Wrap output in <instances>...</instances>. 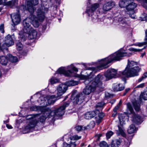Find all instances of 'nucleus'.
<instances>
[{
	"label": "nucleus",
	"instance_id": "f257e3e1",
	"mask_svg": "<svg viewBox=\"0 0 147 147\" xmlns=\"http://www.w3.org/2000/svg\"><path fill=\"white\" fill-rule=\"evenodd\" d=\"M132 54L131 53L125 52L122 49H120L107 57L101 60L98 66V68H107L108 67V65L109 63L113 61H119L123 57H130Z\"/></svg>",
	"mask_w": 147,
	"mask_h": 147
},
{
	"label": "nucleus",
	"instance_id": "f03ea898",
	"mask_svg": "<svg viewBox=\"0 0 147 147\" xmlns=\"http://www.w3.org/2000/svg\"><path fill=\"white\" fill-rule=\"evenodd\" d=\"M48 9L41 5L38 8L36 11V16L31 14L30 18L32 20V23L34 27H38L40 25V22H42L44 20L46 13L48 11Z\"/></svg>",
	"mask_w": 147,
	"mask_h": 147
},
{
	"label": "nucleus",
	"instance_id": "7ed1b4c3",
	"mask_svg": "<svg viewBox=\"0 0 147 147\" xmlns=\"http://www.w3.org/2000/svg\"><path fill=\"white\" fill-rule=\"evenodd\" d=\"M94 68H92V69H88L86 70L87 75H83L82 76V79L85 80L84 82L85 84H87L88 82L90 81L91 82H94L97 84L100 83L101 84L98 85V87H100L102 85L101 81L103 80V77L101 74H99L95 77L94 74L95 71L94 70Z\"/></svg>",
	"mask_w": 147,
	"mask_h": 147
},
{
	"label": "nucleus",
	"instance_id": "20e7f679",
	"mask_svg": "<svg viewBox=\"0 0 147 147\" xmlns=\"http://www.w3.org/2000/svg\"><path fill=\"white\" fill-rule=\"evenodd\" d=\"M137 65L136 62L133 61H130L128 60L127 65L125 70L123 71L120 72V74L127 77H132L138 76L140 68Z\"/></svg>",
	"mask_w": 147,
	"mask_h": 147
},
{
	"label": "nucleus",
	"instance_id": "39448f33",
	"mask_svg": "<svg viewBox=\"0 0 147 147\" xmlns=\"http://www.w3.org/2000/svg\"><path fill=\"white\" fill-rule=\"evenodd\" d=\"M23 24L24 28L23 31L20 32V34L22 37H27L26 34H28V36H32V37H36L37 32L36 31L34 30L30 26V23L25 19L23 22Z\"/></svg>",
	"mask_w": 147,
	"mask_h": 147
},
{
	"label": "nucleus",
	"instance_id": "423d86ee",
	"mask_svg": "<svg viewBox=\"0 0 147 147\" xmlns=\"http://www.w3.org/2000/svg\"><path fill=\"white\" fill-rule=\"evenodd\" d=\"M69 104V102L64 103L62 106H61L58 108L52 111L50 110V115L49 116L53 117H55L62 115L64 113V110L66 107H68Z\"/></svg>",
	"mask_w": 147,
	"mask_h": 147
},
{
	"label": "nucleus",
	"instance_id": "0eeeda50",
	"mask_svg": "<svg viewBox=\"0 0 147 147\" xmlns=\"http://www.w3.org/2000/svg\"><path fill=\"white\" fill-rule=\"evenodd\" d=\"M71 70L77 71L78 69L75 67L73 66L72 64L68 66L67 67H61L59 68L57 71V73L60 74H64L65 76L67 77H71L72 72Z\"/></svg>",
	"mask_w": 147,
	"mask_h": 147
},
{
	"label": "nucleus",
	"instance_id": "6e6552de",
	"mask_svg": "<svg viewBox=\"0 0 147 147\" xmlns=\"http://www.w3.org/2000/svg\"><path fill=\"white\" fill-rule=\"evenodd\" d=\"M99 7V4L96 3L92 5L91 7L89 9H87L86 12L89 16L90 15L92 17V21L96 22L99 21V19L98 18V16L96 13L95 12L96 9Z\"/></svg>",
	"mask_w": 147,
	"mask_h": 147
},
{
	"label": "nucleus",
	"instance_id": "1a4fd4ad",
	"mask_svg": "<svg viewBox=\"0 0 147 147\" xmlns=\"http://www.w3.org/2000/svg\"><path fill=\"white\" fill-rule=\"evenodd\" d=\"M127 109L131 113L132 120L135 123H141L142 122L141 117L139 115L136 114L134 113L131 104L130 103H128L127 104Z\"/></svg>",
	"mask_w": 147,
	"mask_h": 147
},
{
	"label": "nucleus",
	"instance_id": "9d476101",
	"mask_svg": "<svg viewBox=\"0 0 147 147\" xmlns=\"http://www.w3.org/2000/svg\"><path fill=\"white\" fill-rule=\"evenodd\" d=\"M88 84H89V85L86 86L83 90V93L86 95H88L91 92H94L97 87L98 85L101 84L100 83L97 84L95 82H91L90 81L88 82Z\"/></svg>",
	"mask_w": 147,
	"mask_h": 147
},
{
	"label": "nucleus",
	"instance_id": "9b49d317",
	"mask_svg": "<svg viewBox=\"0 0 147 147\" xmlns=\"http://www.w3.org/2000/svg\"><path fill=\"white\" fill-rule=\"evenodd\" d=\"M39 99L41 101H45L47 105L53 104L57 100V97L55 95L49 96L47 98L44 97H40Z\"/></svg>",
	"mask_w": 147,
	"mask_h": 147
},
{
	"label": "nucleus",
	"instance_id": "f8f14e48",
	"mask_svg": "<svg viewBox=\"0 0 147 147\" xmlns=\"http://www.w3.org/2000/svg\"><path fill=\"white\" fill-rule=\"evenodd\" d=\"M38 3V0H30L27 2V9L30 14L33 13L36 10L33 5H36Z\"/></svg>",
	"mask_w": 147,
	"mask_h": 147
},
{
	"label": "nucleus",
	"instance_id": "ddd939ff",
	"mask_svg": "<svg viewBox=\"0 0 147 147\" xmlns=\"http://www.w3.org/2000/svg\"><path fill=\"white\" fill-rule=\"evenodd\" d=\"M117 73V71L114 69H109L105 74L107 80L115 77Z\"/></svg>",
	"mask_w": 147,
	"mask_h": 147
},
{
	"label": "nucleus",
	"instance_id": "4468645a",
	"mask_svg": "<svg viewBox=\"0 0 147 147\" xmlns=\"http://www.w3.org/2000/svg\"><path fill=\"white\" fill-rule=\"evenodd\" d=\"M11 16L14 25H17L20 23L21 19L19 11L16 13H14L11 14Z\"/></svg>",
	"mask_w": 147,
	"mask_h": 147
},
{
	"label": "nucleus",
	"instance_id": "2eb2a0df",
	"mask_svg": "<svg viewBox=\"0 0 147 147\" xmlns=\"http://www.w3.org/2000/svg\"><path fill=\"white\" fill-rule=\"evenodd\" d=\"M68 87L66 84H61L57 87V90L58 96H60L64 94L67 89Z\"/></svg>",
	"mask_w": 147,
	"mask_h": 147
},
{
	"label": "nucleus",
	"instance_id": "dca6fc26",
	"mask_svg": "<svg viewBox=\"0 0 147 147\" xmlns=\"http://www.w3.org/2000/svg\"><path fill=\"white\" fill-rule=\"evenodd\" d=\"M85 95L82 93L76 95L74 99L73 102L75 104H81L84 101Z\"/></svg>",
	"mask_w": 147,
	"mask_h": 147
},
{
	"label": "nucleus",
	"instance_id": "f3484780",
	"mask_svg": "<svg viewBox=\"0 0 147 147\" xmlns=\"http://www.w3.org/2000/svg\"><path fill=\"white\" fill-rule=\"evenodd\" d=\"M115 5V3L113 2H108L103 5L102 9L104 11H108L110 10Z\"/></svg>",
	"mask_w": 147,
	"mask_h": 147
},
{
	"label": "nucleus",
	"instance_id": "a211bd4d",
	"mask_svg": "<svg viewBox=\"0 0 147 147\" xmlns=\"http://www.w3.org/2000/svg\"><path fill=\"white\" fill-rule=\"evenodd\" d=\"M98 112V111L97 109L95 111L88 112L85 114L84 117L88 119H91L95 116Z\"/></svg>",
	"mask_w": 147,
	"mask_h": 147
},
{
	"label": "nucleus",
	"instance_id": "6ab92c4d",
	"mask_svg": "<svg viewBox=\"0 0 147 147\" xmlns=\"http://www.w3.org/2000/svg\"><path fill=\"white\" fill-rule=\"evenodd\" d=\"M137 4L133 2H129L124 7H126V10L129 11H133L134 12V9L136 7ZM124 8V7H123Z\"/></svg>",
	"mask_w": 147,
	"mask_h": 147
},
{
	"label": "nucleus",
	"instance_id": "aec40b11",
	"mask_svg": "<svg viewBox=\"0 0 147 147\" xmlns=\"http://www.w3.org/2000/svg\"><path fill=\"white\" fill-rule=\"evenodd\" d=\"M36 122H30V123L27 125L24 130V133H27L30 131V129L34 128L36 125Z\"/></svg>",
	"mask_w": 147,
	"mask_h": 147
},
{
	"label": "nucleus",
	"instance_id": "412c9836",
	"mask_svg": "<svg viewBox=\"0 0 147 147\" xmlns=\"http://www.w3.org/2000/svg\"><path fill=\"white\" fill-rule=\"evenodd\" d=\"M46 111H45L44 115L40 117L39 118V121L41 122H44L47 117H49V115H50L49 112H50V110L49 109H46Z\"/></svg>",
	"mask_w": 147,
	"mask_h": 147
},
{
	"label": "nucleus",
	"instance_id": "4be33fe9",
	"mask_svg": "<svg viewBox=\"0 0 147 147\" xmlns=\"http://www.w3.org/2000/svg\"><path fill=\"white\" fill-rule=\"evenodd\" d=\"M70 139L68 138L67 140V142H65L63 143V147H76V144L73 142Z\"/></svg>",
	"mask_w": 147,
	"mask_h": 147
},
{
	"label": "nucleus",
	"instance_id": "5701e85b",
	"mask_svg": "<svg viewBox=\"0 0 147 147\" xmlns=\"http://www.w3.org/2000/svg\"><path fill=\"white\" fill-rule=\"evenodd\" d=\"M19 38L18 40H16V46L17 49L19 51H20L22 49L23 45L20 40H21V41H25V37H19Z\"/></svg>",
	"mask_w": 147,
	"mask_h": 147
},
{
	"label": "nucleus",
	"instance_id": "b1692460",
	"mask_svg": "<svg viewBox=\"0 0 147 147\" xmlns=\"http://www.w3.org/2000/svg\"><path fill=\"white\" fill-rule=\"evenodd\" d=\"M124 88L123 85L120 84H113V90L116 91H121L124 89Z\"/></svg>",
	"mask_w": 147,
	"mask_h": 147
},
{
	"label": "nucleus",
	"instance_id": "393cba45",
	"mask_svg": "<svg viewBox=\"0 0 147 147\" xmlns=\"http://www.w3.org/2000/svg\"><path fill=\"white\" fill-rule=\"evenodd\" d=\"M121 142V140L120 139L113 140L111 143V147H119Z\"/></svg>",
	"mask_w": 147,
	"mask_h": 147
},
{
	"label": "nucleus",
	"instance_id": "a878e982",
	"mask_svg": "<svg viewBox=\"0 0 147 147\" xmlns=\"http://www.w3.org/2000/svg\"><path fill=\"white\" fill-rule=\"evenodd\" d=\"M137 129L134 125L133 124L130 125L129 127L127 132L129 134H131L136 132Z\"/></svg>",
	"mask_w": 147,
	"mask_h": 147
},
{
	"label": "nucleus",
	"instance_id": "bb28decb",
	"mask_svg": "<svg viewBox=\"0 0 147 147\" xmlns=\"http://www.w3.org/2000/svg\"><path fill=\"white\" fill-rule=\"evenodd\" d=\"M128 20V18L125 17H120L118 20V21L119 24L123 25L127 24Z\"/></svg>",
	"mask_w": 147,
	"mask_h": 147
},
{
	"label": "nucleus",
	"instance_id": "cd10ccee",
	"mask_svg": "<svg viewBox=\"0 0 147 147\" xmlns=\"http://www.w3.org/2000/svg\"><path fill=\"white\" fill-rule=\"evenodd\" d=\"M7 61L8 59L5 57L3 56L0 57V63L2 65H6Z\"/></svg>",
	"mask_w": 147,
	"mask_h": 147
},
{
	"label": "nucleus",
	"instance_id": "c85d7f7f",
	"mask_svg": "<svg viewBox=\"0 0 147 147\" xmlns=\"http://www.w3.org/2000/svg\"><path fill=\"white\" fill-rule=\"evenodd\" d=\"M7 57L8 58L9 60L12 62H16L17 61V58L16 57L13 56L10 54H8Z\"/></svg>",
	"mask_w": 147,
	"mask_h": 147
},
{
	"label": "nucleus",
	"instance_id": "c756f323",
	"mask_svg": "<svg viewBox=\"0 0 147 147\" xmlns=\"http://www.w3.org/2000/svg\"><path fill=\"white\" fill-rule=\"evenodd\" d=\"M66 84L68 86H72L76 85L78 84V82L76 81L71 80L65 82Z\"/></svg>",
	"mask_w": 147,
	"mask_h": 147
},
{
	"label": "nucleus",
	"instance_id": "7c9ffc66",
	"mask_svg": "<svg viewBox=\"0 0 147 147\" xmlns=\"http://www.w3.org/2000/svg\"><path fill=\"white\" fill-rule=\"evenodd\" d=\"M98 113H96L97 114H98V117L99 118V119H96V122L98 123H99L101 121V119L104 116V114L102 112L99 113V111H98Z\"/></svg>",
	"mask_w": 147,
	"mask_h": 147
},
{
	"label": "nucleus",
	"instance_id": "2f4dec72",
	"mask_svg": "<svg viewBox=\"0 0 147 147\" xmlns=\"http://www.w3.org/2000/svg\"><path fill=\"white\" fill-rule=\"evenodd\" d=\"M118 127L119 128L118 132L119 134L121 135L123 137H126V135L123 129L121 127L119 126H118Z\"/></svg>",
	"mask_w": 147,
	"mask_h": 147
},
{
	"label": "nucleus",
	"instance_id": "473e14b6",
	"mask_svg": "<svg viewBox=\"0 0 147 147\" xmlns=\"http://www.w3.org/2000/svg\"><path fill=\"white\" fill-rule=\"evenodd\" d=\"M81 136H78V135H76L73 136L71 137L68 138L69 139H71V140H72L71 141H73V142H74V143H75V140H78L80 139H81Z\"/></svg>",
	"mask_w": 147,
	"mask_h": 147
},
{
	"label": "nucleus",
	"instance_id": "72a5a7b5",
	"mask_svg": "<svg viewBox=\"0 0 147 147\" xmlns=\"http://www.w3.org/2000/svg\"><path fill=\"white\" fill-rule=\"evenodd\" d=\"M76 130L78 131H80L82 130H84L86 129L85 127L82 126L78 125L75 127Z\"/></svg>",
	"mask_w": 147,
	"mask_h": 147
},
{
	"label": "nucleus",
	"instance_id": "f704fd0d",
	"mask_svg": "<svg viewBox=\"0 0 147 147\" xmlns=\"http://www.w3.org/2000/svg\"><path fill=\"white\" fill-rule=\"evenodd\" d=\"M133 104L135 110L136 111H139L140 109V104L136 102H134Z\"/></svg>",
	"mask_w": 147,
	"mask_h": 147
},
{
	"label": "nucleus",
	"instance_id": "c9c22d12",
	"mask_svg": "<svg viewBox=\"0 0 147 147\" xmlns=\"http://www.w3.org/2000/svg\"><path fill=\"white\" fill-rule=\"evenodd\" d=\"M140 98L141 99L143 98L144 100H147V92L142 93L140 94Z\"/></svg>",
	"mask_w": 147,
	"mask_h": 147
},
{
	"label": "nucleus",
	"instance_id": "e433bc0d",
	"mask_svg": "<svg viewBox=\"0 0 147 147\" xmlns=\"http://www.w3.org/2000/svg\"><path fill=\"white\" fill-rule=\"evenodd\" d=\"M99 146L100 147H109L108 144L105 141H102L100 142Z\"/></svg>",
	"mask_w": 147,
	"mask_h": 147
},
{
	"label": "nucleus",
	"instance_id": "4c0bfd02",
	"mask_svg": "<svg viewBox=\"0 0 147 147\" xmlns=\"http://www.w3.org/2000/svg\"><path fill=\"white\" fill-rule=\"evenodd\" d=\"M59 81V80L57 79L54 78H52L50 79V81L51 83L53 84L58 82Z\"/></svg>",
	"mask_w": 147,
	"mask_h": 147
},
{
	"label": "nucleus",
	"instance_id": "58836bf2",
	"mask_svg": "<svg viewBox=\"0 0 147 147\" xmlns=\"http://www.w3.org/2000/svg\"><path fill=\"white\" fill-rule=\"evenodd\" d=\"M16 4V2L15 0H12L7 2V4L10 6H13L15 5Z\"/></svg>",
	"mask_w": 147,
	"mask_h": 147
},
{
	"label": "nucleus",
	"instance_id": "ea45409f",
	"mask_svg": "<svg viewBox=\"0 0 147 147\" xmlns=\"http://www.w3.org/2000/svg\"><path fill=\"white\" fill-rule=\"evenodd\" d=\"M142 49H137L134 48H130L129 50L130 51H133L134 52H140L141 51Z\"/></svg>",
	"mask_w": 147,
	"mask_h": 147
},
{
	"label": "nucleus",
	"instance_id": "a19ab883",
	"mask_svg": "<svg viewBox=\"0 0 147 147\" xmlns=\"http://www.w3.org/2000/svg\"><path fill=\"white\" fill-rule=\"evenodd\" d=\"M113 132L111 131L108 132L106 133V136L107 138V139L109 138L110 137L113 135Z\"/></svg>",
	"mask_w": 147,
	"mask_h": 147
},
{
	"label": "nucleus",
	"instance_id": "79ce46f5",
	"mask_svg": "<svg viewBox=\"0 0 147 147\" xmlns=\"http://www.w3.org/2000/svg\"><path fill=\"white\" fill-rule=\"evenodd\" d=\"M105 104L103 102L98 103L96 105V108L98 107L102 108L104 105Z\"/></svg>",
	"mask_w": 147,
	"mask_h": 147
},
{
	"label": "nucleus",
	"instance_id": "37998d69",
	"mask_svg": "<svg viewBox=\"0 0 147 147\" xmlns=\"http://www.w3.org/2000/svg\"><path fill=\"white\" fill-rule=\"evenodd\" d=\"M39 108V107L38 106H34L31 107L30 108V109L32 111H36L38 110Z\"/></svg>",
	"mask_w": 147,
	"mask_h": 147
},
{
	"label": "nucleus",
	"instance_id": "c03bdc74",
	"mask_svg": "<svg viewBox=\"0 0 147 147\" xmlns=\"http://www.w3.org/2000/svg\"><path fill=\"white\" fill-rule=\"evenodd\" d=\"M122 117L121 116V115H119V118L120 121V124L121 125H123L124 121L123 120V118H122Z\"/></svg>",
	"mask_w": 147,
	"mask_h": 147
},
{
	"label": "nucleus",
	"instance_id": "a18cd8bd",
	"mask_svg": "<svg viewBox=\"0 0 147 147\" xmlns=\"http://www.w3.org/2000/svg\"><path fill=\"white\" fill-rule=\"evenodd\" d=\"M4 25L3 24H1L0 26V30L2 33H3L4 32Z\"/></svg>",
	"mask_w": 147,
	"mask_h": 147
},
{
	"label": "nucleus",
	"instance_id": "49530a36",
	"mask_svg": "<svg viewBox=\"0 0 147 147\" xmlns=\"http://www.w3.org/2000/svg\"><path fill=\"white\" fill-rule=\"evenodd\" d=\"M142 5L147 10V0H146L145 2L142 3Z\"/></svg>",
	"mask_w": 147,
	"mask_h": 147
},
{
	"label": "nucleus",
	"instance_id": "de8ad7c7",
	"mask_svg": "<svg viewBox=\"0 0 147 147\" xmlns=\"http://www.w3.org/2000/svg\"><path fill=\"white\" fill-rule=\"evenodd\" d=\"M133 137V136H128L127 137L126 139L128 140L129 141L131 140Z\"/></svg>",
	"mask_w": 147,
	"mask_h": 147
},
{
	"label": "nucleus",
	"instance_id": "09e8293b",
	"mask_svg": "<svg viewBox=\"0 0 147 147\" xmlns=\"http://www.w3.org/2000/svg\"><path fill=\"white\" fill-rule=\"evenodd\" d=\"M145 45V43H144V42H140L138 43V44L136 45V46H138L139 47H141L142 46L144 45Z\"/></svg>",
	"mask_w": 147,
	"mask_h": 147
},
{
	"label": "nucleus",
	"instance_id": "8fccbe9b",
	"mask_svg": "<svg viewBox=\"0 0 147 147\" xmlns=\"http://www.w3.org/2000/svg\"><path fill=\"white\" fill-rule=\"evenodd\" d=\"M144 84L142 83V84H140V85L137 86L136 87L138 88H142L144 87Z\"/></svg>",
	"mask_w": 147,
	"mask_h": 147
},
{
	"label": "nucleus",
	"instance_id": "3c124183",
	"mask_svg": "<svg viewBox=\"0 0 147 147\" xmlns=\"http://www.w3.org/2000/svg\"><path fill=\"white\" fill-rule=\"evenodd\" d=\"M119 106L117 105L115 108L113 109V111L115 113H116L117 110L119 109Z\"/></svg>",
	"mask_w": 147,
	"mask_h": 147
},
{
	"label": "nucleus",
	"instance_id": "603ef678",
	"mask_svg": "<svg viewBox=\"0 0 147 147\" xmlns=\"http://www.w3.org/2000/svg\"><path fill=\"white\" fill-rule=\"evenodd\" d=\"M145 79L142 76V77H141L138 80V82H140L143 80Z\"/></svg>",
	"mask_w": 147,
	"mask_h": 147
},
{
	"label": "nucleus",
	"instance_id": "864d4df0",
	"mask_svg": "<svg viewBox=\"0 0 147 147\" xmlns=\"http://www.w3.org/2000/svg\"><path fill=\"white\" fill-rule=\"evenodd\" d=\"M130 88H127V89H126L125 90V92L124 93V95H125L126 93L128 92L129 90H130Z\"/></svg>",
	"mask_w": 147,
	"mask_h": 147
},
{
	"label": "nucleus",
	"instance_id": "5fc2aeb1",
	"mask_svg": "<svg viewBox=\"0 0 147 147\" xmlns=\"http://www.w3.org/2000/svg\"><path fill=\"white\" fill-rule=\"evenodd\" d=\"M6 126L9 129L12 128V127L11 125H9L8 124H6Z\"/></svg>",
	"mask_w": 147,
	"mask_h": 147
},
{
	"label": "nucleus",
	"instance_id": "6e6d98bb",
	"mask_svg": "<svg viewBox=\"0 0 147 147\" xmlns=\"http://www.w3.org/2000/svg\"><path fill=\"white\" fill-rule=\"evenodd\" d=\"M144 43L145 45L147 44V37H145L144 39Z\"/></svg>",
	"mask_w": 147,
	"mask_h": 147
},
{
	"label": "nucleus",
	"instance_id": "4d7b16f0",
	"mask_svg": "<svg viewBox=\"0 0 147 147\" xmlns=\"http://www.w3.org/2000/svg\"><path fill=\"white\" fill-rule=\"evenodd\" d=\"M143 76L144 78L145 79L147 77V72L144 73Z\"/></svg>",
	"mask_w": 147,
	"mask_h": 147
},
{
	"label": "nucleus",
	"instance_id": "13d9d810",
	"mask_svg": "<svg viewBox=\"0 0 147 147\" xmlns=\"http://www.w3.org/2000/svg\"><path fill=\"white\" fill-rule=\"evenodd\" d=\"M7 0H1V1H0V4H1L5 2Z\"/></svg>",
	"mask_w": 147,
	"mask_h": 147
},
{
	"label": "nucleus",
	"instance_id": "bf43d9fd",
	"mask_svg": "<svg viewBox=\"0 0 147 147\" xmlns=\"http://www.w3.org/2000/svg\"><path fill=\"white\" fill-rule=\"evenodd\" d=\"M133 16H132V15H130V16L131 17V18L134 19L135 18V17L134 16V14H133Z\"/></svg>",
	"mask_w": 147,
	"mask_h": 147
},
{
	"label": "nucleus",
	"instance_id": "052dcab7",
	"mask_svg": "<svg viewBox=\"0 0 147 147\" xmlns=\"http://www.w3.org/2000/svg\"><path fill=\"white\" fill-rule=\"evenodd\" d=\"M121 104H122V102H121V100H120L119 101V104L117 105L119 106V107L120 106V105Z\"/></svg>",
	"mask_w": 147,
	"mask_h": 147
},
{
	"label": "nucleus",
	"instance_id": "680f3d73",
	"mask_svg": "<svg viewBox=\"0 0 147 147\" xmlns=\"http://www.w3.org/2000/svg\"><path fill=\"white\" fill-rule=\"evenodd\" d=\"M12 36H14V34H12V36H11V35H10V34H8L7 36L6 37H11Z\"/></svg>",
	"mask_w": 147,
	"mask_h": 147
},
{
	"label": "nucleus",
	"instance_id": "e2e57ef3",
	"mask_svg": "<svg viewBox=\"0 0 147 147\" xmlns=\"http://www.w3.org/2000/svg\"><path fill=\"white\" fill-rule=\"evenodd\" d=\"M113 113L112 114V116L113 117H115L116 116V113Z\"/></svg>",
	"mask_w": 147,
	"mask_h": 147
},
{
	"label": "nucleus",
	"instance_id": "0e129e2a",
	"mask_svg": "<svg viewBox=\"0 0 147 147\" xmlns=\"http://www.w3.org/2000/svg\"><path fill=\"white\" fill-rule=\"evenodd\" d=\"M145 53H144L142 54L141 55V57H143V56L144 55Z\"/></svg>",
	"mask_w": 147,
	"mask_h": 147
},
{
	"label": "nucleus",
	"instance_id": "69168bd1",
	"mask_svg": "<svg viewBox=\"0 0 147 147\" xmlns=\"http://www.w3.org/2000/svg\"><path fill=\"white\" fill-rule=\"evenodd\" d=\"M34 39V37H32V38H31V37H29V38H28V39L30 40H32V39Z\"/></svg>",
	"mask_w": 147,
	"mask_h": 147
},
{
	"label": "nucleus",
	"instance_id": "338daca9",
	"mask_svg": "<svg viewBox=\"0 0 147 147\" xmlns=\"http://www.w3.org/2000/svg\"><path fill=\"white\" fill-rule=\"evenodd\" d=\"M59 12H60L59 15L60 16H62L63 15H62V12L60 11H59Z\"/></svg>",
	"mask_w": 147,
	"mask_h": 147
},
{
	"label": "nucleus",
	"instance_id": "774afa93",
	"mask_svg": "<svg viewBox=\"0 0 147 147\" xmlns=\"http://www.w3.org/2000/svg\"><path fill=\"white\" fill-rule=\"evenodd\" d=\"M146 36L147 37V30L145 31Z\"/></svg>",
	"mask_w": 147,
	"mask_h": 147
}]
</instances>
